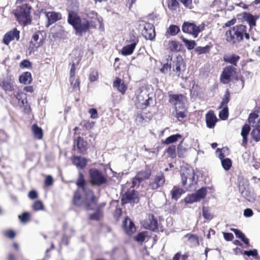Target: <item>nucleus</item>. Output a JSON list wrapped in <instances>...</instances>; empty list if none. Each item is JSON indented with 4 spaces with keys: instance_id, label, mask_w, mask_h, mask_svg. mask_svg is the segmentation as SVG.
<instances>
[{
    "instance_id": "nucleus-1",
    "label": "nucleus",
    "mask_w": 260,
    "mask_h": 260,
    "mask_svg": "<svg viewBox=\"0 0 260 260\" xmlns=\"http://www.w3.org/2000/svg\"><path fill=\"white\" fill-rule=\"evenodd\" d=\"M68 22L73 26L75 34L82 36L90 28L91 22L86 19H82L77 13L70 11L68 12Z\"/></svg>"
},
{
    "instance_id": "nucleus-2",
    "label": "nucleus",
    "mask_w": 260,
    "mask_h": 260,
    "mask_svg": "<svg viewBox=\"0 0 260 260\" xmlns=\"http://www.w3.org/2000/svg\"><path fill=\"white\" fill-rule=\"evenodd\" d=\"M184 96L182 94H173L170 96L169 102L175 106V110L173 115L179 121H181L186 116L187 110L183 102Z\"/></svg>"
},
{
    "instance_id": "nucleus-3",
    "label": "nucleus",
    "mask_w": 260,
    "mask_h": 260,
    "mask_svg": "<svg viewBox=\"0 0 260 260\" xmlns=\"http://www.w3.org/2000/svg\"><path fill=\"white\" fill-rule=\"evenodd\" d=\"M150 93V89L147 86H142L137 90L136 93V105L138 108L144 109L150 105L152 101Z\"/></svg>"
},
{
    "instance_id": "nucleus-4",
    "label": "nucleus",
    "mask_w": 260,
    "mask_h": 260,
    "mask_svg": "<svg viewBox=\"0 0 260 260\" xmlns=\"http://www.w3.org/2000/svg\"><path fill=\"white\" fill-rule=\"evenodd\" d=\"M246 28V26L242 24L231 28L225 33L226 41L231 44H234L241 41L243 39V33L245 31Z\"/></svg>"
},
{
    "instance_id": "nucleus-5",
    "label": "nucleus",
    "mask_w": 260,
    "mask_h": 260,
    "mask_svg": "<svg viewBox=\"0 0 260 260\" xmlns=\"http://www.w3.org/2000/svg\"><path fill=\"white\" fill-rule=\"evenodd\" d=\"M31 9V7L28 4L23 5L17 7L15 11L14 15L19 23L26 25L30 23Z\"/></svg>"
},
{
    "instance_id": "nucleus-6",
    "label": "nucleus",
    "mask_w": 260,
    "mask_h": 260,
    "mask_svg": "<svg viewBox=\"0 0 260 260\" xmlns=\"http://www.w3.org/2000/svg\"><path fill=\"white\" fill-rule=\"evenodd\" d=\"M205 25L204 23L197 26L193 22H184L182 26V30L184 33L190 34L196 38L199 33L204 29Z\"/></svg>"
},
{
    "instance_id": "nucleus-7",
    "label": "nucleus",
    "mask_w": 260,
    "mask_h": 260,
    "mask_svg": "<svg viewBox=\"0 0 260 260\" xmlns=\"http://www.w3.org/2000/svg\"><path fill=\"white\" fill-rule=\"evenodd\" d=\"M181 175L183 186L187 190H191L192 189V185H193L194 183V172L191 169H182Z\"/></svg>"
},
{
    "instance_id": "nucleus-8",
    "label": "nucleus",
    "mask_w": 260,
    "mask_h": 260,
    "mask_svg": "<svg viewBox=\"0 0 260 260\" xmlns=\"http://www.w3.org/2000/svg\"><path fill=\"white\" fill-rule=\"evenodd\" d=\"M89 175L90 182L94 185L101 186L107 182L106 176L98 169L90 170Z\"/></svg>"
},
{
    "instance_id": "nucleus-9",
    "label": "nucleus",
    "mask_w": 260,
    "mask_h": 260,
    "mask_svg": "<svg viewBox=\"0 0 260 260\" xmlns=\"http://www.w3.org/2000/svg\"><path fill=\"white\" fill-rule=\"evenodd\" d=\"M239 189L241 194L250 202L255 201V196L253 190L249 187L246 182H241L239 185Z\"/></svg>"
},
{
    "instance_id": "nucleus-10",
    "label": "nucleus",
    "mask_w": 260,
    "mask_h": 260,
    "mask_svg": "<svg viewBox=\"0 0 260 260\" xmlns=\"http://www.w3.org/2000/svg\"><path fill=\"white\" fill-rule=\"evenodd\" d=\"M186 69L185 63L181 57H178L173 61V72L170 75L173 77H179L182 75Z\"/></svg>"
},
{
    "instance_id": "nucleus-11",
    "label": "nucleus",
    "mask_w": 260,
    "mask_h": 260,
    "mask_svg": "<svg viewBox=\"0 0 260 260\" xmlns=\"http://www.w3.org/2000/svg\"><path fill=\"white\" fill-rule=\"evenodd\" d=\"M207 194V189L205 187H202L196 193L187 195L184 199L185 204H192L194 202H199L204 199Z\"/></svg>"
},
{
    "instance_id": "nucleus-12",
    "label": "nucleus",
    "mask_w": 260,
    "mask_h": 260,
    "mask_svg": "<svg viewBox=\"0 0 260 260\" xmlns=\"http://www.w3.org/2000/svg\"><path fill=\"white\" fill-rule=\"evenodd\" d=\"M138 201V193L134 189H129L125 192L122 197V204L135 203Z\"/></svg>"
},
{
    "instance_id": "nucleus-13",
    "label": "nucleus",
    "mask_w": 260,
    "mask_h": 260,
    "mask_svg": "<svg viewBox=\"0 0 260 260\" xmlns=\"http://www.w3.org/2000/svg\"><path fill=\"white\" fill-rule=\"evenodd\" d=\"M143 226L146 229L155 231L157 229V220L154 218L153 214H149L144 220Z\"/></svg>"
},
{
    "instance_id": "nucleus-14",
    "label": "nucleus",
    "mask_w": 260,
    "mask_h": 260,
    "mask_svg": "<svg viewBox=\"0 0 260 260\" xmlns=\"http://www.w3.org/2000/svg\"><path fill=\"white\" fill-rule=\"evenodd\" d=\"M165 182V178L162 173L156 175L149 184V186L152 189H156L164 185Z\"/></svg>"
},
{
    "instance_id": "nucleus-15",
    "label": "nucleus",
    "mask_w": 260,
    "mask_h": 260,
    "mask_svg": "<svg viewBox=\"0 0 260 260\" xmlns=\"http://www.w3.org/2000/svg\"><path fill=\"white\" fill-rule=\"evenodd\" d=\"M142 34L146 39L152 40L155 36L153 25L151 23L146 24L142 31Z\"/></svg>"
},
{
    "instance_id": "nucleus-16",
    "label": "nucleus",
    "mask_w": 260,
    "mask_h": 260,
    "mask_svg": "<svg viewBox=\"0 0 260 260\" xmlns=\"http://www.w3.org/2000/svg\"><path fill=\"white\" fill-rule=\"evenodd\" d=\"M235 70V68L232 66H230L225 68L221 75V82L224 84L227 83L230 78L234 75Z\"/></svg>"
},
{
    "instance_id": "nucleus-17",
    "label": "nucleus",
    "mask_w": 260,
    "mask_h": 260,
    "mask_svg": "<svg viewBox=\"0 0 260 260\" xmlns=\"http://www.w3.org/2000/svg\"><path fill=\"white\" fill-rule=\"evenodd\" d=\"M19 31L17 30L16 28L8 32L4 37L3 43L8 45L11 41L14 39L18 40L19 39Z\"/></svg>"
},
{
    "instance_id": "nucleus-18",
    "label": "nucleus",
    "mask_w": 260,
    "mask_h": 260,
    "mask_svg": "<svg viewBox=\"0 0 260 260\" xmlns=\"http://www.w3.org/2000/svg\"><path fill=\"white\" fill-rule=\"evenodd\" d=\"M45 16L48 19L47 27L61 19V14L59 12H45Z\"/></svg>"
},
{
    "instance_id": "nucleus-19",
    "label": "nucleus",
    "mask_w": 260,
    "mask_h": 260,
    "mask_svg": "<svg viewBox=\"0 0 260 260\" xmlns=\"http://www.w3.org/2000/svg\"><path fill=\"white\" fill-rule=\"evenodd\" d=\"M96 201L93 193L90 190L87 192L86 208L87 210H92L95 206Z\"/></svg>"
},
{
    "instance_id": "nucleus-20",
    "label": "nucleus",
    "mask_w": 260,
    "mask_h": 260,
    "mask_svg": "<svg viewBox=\"0 0 260 260\" xmlns=\"http://www.w3.org/2000/svg\"><path fill=\"white\" fill-rule=\"evenodd\" d=\"M217 121V119L213 111H210L206 115V122L208 128H212Z\"/></svg>"
},
{
    "instance_id": "nucleus-21",
    "label": "nucleus",
    "mask_w": 260,
    "mask_h": 260,
    "mask_svg": "<svg viewBox=\"0 0 260 260\" xmlns=\"http://www.w3.org/2000/svg\"><path fill=\"white\" fill-rule=\"evenodd\" d=\"M123 225L125 232L128 235H132L136 230L134 223L128 218H125L123 221Z\"/></svg>"
},
{
    "instance_id": "nucleus-22",
    "label": "nucleus",
    "mask_w": 260,
    "mask_h": 260,
    "mask_svg": "<svg viewBox=\"0 0 260 260\" xmlns=\"http://www.w3.org/2000/svg\"><path fill=\"white\" fill-rule=\"evenodd\" d=\"M113 87L122 94L125 93L127 89V86L124 84V81L119 78H117L114 81Z\"/></svg>"
},
{
    "instance_id": "nucleus-23",
    "label": "nucleus",
    "mask_w": 260,
    "mask_h": 260,
    "mask_svg": "<svg viewBox=\"0 0 260 260\" xmlns=\"http://www.w3.org/2000/svg\"><path fill=\"white\" fill-rule=\"evenodd\" d=\"M137 43L138 40L134 41L130 44L123 47L121 50V54L124 55H128L132 54Z\"/></svg>"
},
{
    "instance_id": "nucleus-24",
    "label": "nucleus",
    "mask_w": 260,
    "mask_h": 260,
    "mask_svg": "<svg viewBox=\"0 0 260 260\" xmlns=\"http://www.w3.org/2000/svg\"><path fill=\"white\" fill-rule=\"evenodd\" d=\"M72 161L73 164L80 169H83L86 165V159L80 156H74Z\"/></svg>"
},
{
    "instance_id": "nucleus-25",
    "label": "nucleus",
    "mask_w": 260,
    "mask_h": 260,
    "mask_svg": "<svg viewBox=\"0 0 260 260\" xmlns=\"http://www.w3.org/2000/svg\"><path fill=\"white\" fill-rule=\"evenodd\" d=\"M76 143L79 152L84 154L87 149V142L85 141L81 137H78Z\"/></svg>"
},
{
    "instance_id": "nucleus-26",
    "label": "nucleus",
    "mask_w": 260,
    "mask_h": 260,
    "mask_svg": "<svg viewBox=\"0 0 260 260\" xmlns=\"http://www.w3.org/2000/svg\"><path fill=\"white\" fill-rule=\"evenodd\" d=\"M248 121L253 126L254 124L259 123L260 122V111L256 110L251 113L249 115Z\"/></svg>"
},
{
    "instance_id": "nucleus-27",
    "label": "nucleus",
    "mask_w": 260,
    "mask_h": 260,
    "mask_svg": "<svg viewBox=\"0 0 260 260\" xmlns=\"http://www.w3.org/2000/svg\"><path fill=\"white\" fill-rule=\"evenodd\" d=\"M165 45L168 47V49L171 51H178L181 49L179 43L176 41L165 42Z\"/></svg>"
},
{
    "instance_id": "nucleus-28",
    "label": "nucleus",
    "mask_w": 260,
    "mask_h": 260,
    "mask_svg": "<svg viewBox=\"0 0 260 260\" xmlns=\"http://www.w3.org/2000/svg\"><path fill=\"white\" fill-rule=\"evenodd\" d=\"M250 130L249 125L247 124H244L242 127L241 135L242 136V145H245L247 143V136Z\"/></svg>"
},
{
    "instance_id": "nucleus-29",
    "label": "nucleus",
    "mask_w": 260,
    "mask_h": 260,
    "mask_svg": "<svg viewBox=\"0 0 260 260\" xmlns=\"http://www.w3.org/2000/svg\"><path fill=\"white\" fill-rule=\"evenodd\" d=\"M19 81L20 83L24 84H28L30 83L32 81L30 73L28 72L24 73L19 77Z\"/></svg>"
},
{
    "instance_id": "nucleus-30",
    "label": "nucleus",
    "mask_w": 260,
    "mask_h": 260,
    "mask_svg": "<svg viewBox=\"0 0 260 260\" xmlns=\"http://www.w3.org/2000/svg\"><path fill=\"white\" fill-rule=\"evenodd\" d=\"M151 174V171L150 169H146L144 171L139 172L136 176L139 178L140 181H143L149 178Z\"/></svg>"
},
{
    "instance_id": "nucleus-31",
    "label": "nucleus",
    "mask_w": 260,
    "mask_h": 260,
    "mask_svg": "<svg viewBox=\"0 0 260 260\" xmlns=\"http://www.w3.org/2000/svg\"><path fill=\"white\" fill-rule=\"evenodd\" d=\"M39 39V36L38 34L36 33L32 36L30 42V46L32 48H38L42 45V40H41L39 42H38Z\"/></svg>"
},
{
    "instance_id": "nucleus-32",
    "label": "nucleus",
    "mask_w": 260,
    "mask_h": 260,
    "mask_svg": "<svg viewBox=\"0 0 260 260\" xmlns=\"http://www.w3.org/2000/svg\"><path fill=\"white\" fill-rule=\"evenodd\" d=\"M183 192V190L182 188L174 186L171 191L172 198L177 200L181 197Z\"/></svg>"
},
{
    "instance_id": "nucleus-33",
    "label": "nucleus",
    "mask_w": 260,
    "mask_h": 260,
    "mask_svg": "<svg viewBox=\"0 0 260 260\" xmlns=\"http://www.w3.org/2000/svg\"><path fill=\"white\" fill-rule=\"evenodd\" d=\"M240 57L237 55H232L227 56L224 58L225 62L231 63L234 66H236L237 62L239 60Z\"/></svg>"
},
{
    "instance_id": "nucleus-34",
    "label": "nucleus",
    "mask_w": 260,
    "mask_h": 260,
    "mask_svg": "<svg viewBox=\"0 0 260 260\" xmlns=\"http://www.w3.org/2000/svg\"><path fill=\"white\" fill-rule=\"evenodd\" d=\"M258 18L257 16H253L250 14H248L246 17V20L248 22L250 27L255 26L256 20Z\"/></svg>"
},
{
    "instance_id": "nucleus-35",
    "label": "nucleus",
    "mask_w": 260,
    "mask_h": 260,
    "mask_svg": "<svg viewBox=\"0 0 260 260\" xmlns=\"http://www.w3.org/2000/svg\"><path fill=\"white\" fill-rule=\"evenodd\" d=\"M32 129L34 134V136L38 139H41L43 137V132L42 129L38 126L37 125L34 124L32 126Z\"/></svg>"
},
{
    "instance_id": "nucleus-36",
    "label": "nucleus",
    "mask_w": 260,
    "mask_h": 260,
    "mask_svg": "<svg viewBox=\"0 0 260 260\" xmlns=\"http://www.w3.org/2000/svg\"><path fill=\"white\" fill-rule=\"evenodd\" d=\"M3 88L5 91H12L14 90V85L10 80L6 79L3 82Z\"/></svg>"
},
{
    "instance_id": "nucleus-37",
    "label": "nucleus",
    "mask_w": 260,
    "mask_h": 260,
    "mask_svg": "<svg viewBox=\"0 0 260 260\" xmlns=\"http://www.w3.org/2000/svg\"><path fill=\"white\" fill-rule=\"evenodd\" d=\"M76 184L79 187L81 188L83 190H84L85 181L84 179V175L81 172H79V176L77 180Z\"/></svg>"
},
{
    "instance_id": "nucleus-38",
    "label": "nucleus",
    "mask_w": 260,
    "mask_h": 260,
    "mask_svg": "<svg viewBox=\"0 0 260 260\" xmlns=\"http://www.w3.org/2000/svg\"><path fill=\"white\" fill-rule=\"evenodd\" d=\"M180 28L176 25H171L168 28L167 32L171 36H175L180 31Z\"/></svg>"
},
{
    "instance_id": "nucleus-39",
    "label": "nucleus",
    "mask_w": 260,
    "mask_h": 260,
    "mask_svg": "<svg viewBox=\"0 0 260 260\" xmlns=\"http://www.w3.org/2000/svg\"><path fill=\"white\" fill-rule=\"evenodd\" d=\"M74 203L77 206H80L83 204L81 198V193L79 191H76L74 193Z\"/></svg>"
},
{
    "instance_id": "nucleus-40",
    "label": "nucleus",
    "mask_w": 260,
    "mask_h": 260,
    "mask_svg": "<svg viewBox=\"0 0 260 260\" xmlns=\"http://www.w3.org/2000/svg\"><path fill=\"white\" fill-rule=\"evenodd\" d=\"M182 136L179 134H176L172 135L169 137H168L165 141V143L166 144H170L176 142L178 139L181 138Z\"/></svg>"
},
{
    "instance_id": "nucleus-41",
    "label": "nucleus",
    "mask_w": 260,
    "mask_h": 260,
    "mask_svg": "<svg viewBox=\"0 0 260 260\" xmlns=\"http://www.w3.org/2000/svg\"><path fill=\"white\" fill-rule=\"evenodd\" d=\"M221 162L223 168L226 171L230 170L232 165V160L229 158H225L222 159Z\"/></svg>"
},
{
    "instance_id": "nucleus-42",
    "label": "nucleus",
    "mask_w": 260,
    "mask_h": 260,
    "mask_svg": "<svg viewBox=\"0 0 260 260\" xmlns=\"http://www.w3.org/2000/svg\"><path fill=\"white\" fill-rule=\"evenodd\" d=\"M251 135L253 139L256 142L260 141V125L254 128Z\"/></svg>"
},
{
    "instance_id": "nucleus-43",
    "label": "nucleus",
    "mask_w": 260,
    "mask_h": 260,
    "mask_svg": "<svg viewBox=\"0 0 260 260\" xmlns=\"http://www.w3.org/2000/svg\"><path fill=\"white\" fill-rule=\"evenodd\" d=\"M182 41L184 43L186 47L188 50L192 49L196 46V42L194 41L188 40L183 37H182Z\"/></svg>"
},
{
    "instance_id": "nucleus-44",
    "label": "nucleus",
    "mask_w": 260,
    "mask_h": 260,
    "mask_svg": "<svg viewBox=\"0 0 260 260\" xmlns=\"http://www.w3.org/2000/svg\"><path fill=\"white\" fill-rule=\"evenodd\" d=\"M211 47L206 45L205 47H198L196 48V52L199 54L206 53L209 52Z\"/></svg>"
},
{
    "instance_id": "nucleus-45",
    "label": "nucleus",
    "mask_w": 260,
    "mask_h": 260,
    "mask_svg": "<svg viewBox=\"0 0 260 260\" xmlns=\"http://www.w3.org/2000/svg\"><path fill=\"white\" fill-rule=\"evenodd\" d=\"M168 8L171 10H176L179 6V4L177 0H168Z\"/></svg>"
},
{
    "instance_id": "nucleus-46",
    "label": "nucleus",
    "mask_w": 260,
    "mask_h": 260,
    "mask_svg": "<svg viewBox=\"0 0 260 260\" xmlns=\"http://www.w3.org/2000/svg\"><path fill=\"white\" fill-rule=\"evenodd\" d=\"M229 115L228 108L227 106L223 107V109L219 112V117L222 120H226Z\"/></svg>"
},
{
    "instance_id": "nucleus-47",
    "label": "nucleus",
    "mask_w": 260,
    "mask_h": 260,
    "mask_svg": "<svg viewBox=\"0 0 260 260\" xmlns=\"http://www.w3.org/2000/svg\"><path fill=\"white\" fill-rule=\"evenodd\" d=\"M184 238H187L188 241L193 245L199 244L198 238L194 235L186 234L185 235Z\"/></svg>"
},
{
    "instance_id": "nucleus-48",
    "label": "nucleus",
    "mask_w": 260,
    "mask_h": 260,
    "mask_svg": "<svg viewBox=\"0 0 260 260\" xmlns=\"http://www.w3.org/2000/svg\"><path fill=\"white\" fill-rule=\"evenodd\" d=\"M203 216L205 219L211 220L213 218V216L210 213L209 209L208 207H203L202 209Z\"/></svg>"
},
{
    "instance_id": "nucleus-49",
    "label": "nucleus",
    "mask_w": 260,
    "mask_h": 260,
    "mask_svg": "<svg viewBox=\"0 0 260 260\" xmlns=\"http://www.w3.org/2000/svg\"><path fill=\"white\" fill-rule=\"evenodd\" d=\"M229 101H230V93H229V91H228V90H227L226 91V92H225L222 101L221 103L220 108H221V107H224L225 106H227L226 105L229 102Z\"/></svg>"
},
{
    "instance_id": "nucleus-50",
    "label": "nucleus",
    "mask_w": 260,
    "mask_h": 260,
    "mask_svg": "<svg viewBox=\"0 0 260 260\" xmlns=\"http://www.w3.org/2000/svg\"><path fill=\"white\" fill-rule=\"evenodd\" d=\"M102 215V211L100 209H98L95 213L90 215V219L98 221L100 219Z\"/></svg>"
},
{
    "instance_id": "nucleus-51",
    "label": "nucleus",
    "mask_w": 260,
    "mask_h": 260,
    "mask_svg": "<svg viewBox=\"0 0 260 260\" xmlns=\"http://www.w3.org/2000/svg\"><path fill=\"white\" fill-rule=\"evenodd\" d=\"M33 209L36 211H38L43 209V204L40 201H36L32 205Z\"/></svg>"
},
{
    "instance_id": "nucleus-52",
    "label": "nucleus",
    "mask_w": 260,
    "mask_h": 260,
    "mask_svg": "<svg viewBox=\"0 0 260 260\" xmlns=\"http://www.w3.org/2000/svg\"><path fill=\"white\" fill-rule=\"evenodd\" d=\"M171 65L168 62L164 64L162 68L160 69V72L163 74H167L171 70Z\"/></svg>"
},
{
    "instance_id": "nucleus-53",
    "label": "nucleus",
    "mask_w": 260,
    "mask_h": 260,
    "mask_svg": "<svg viewBox=\"0 0 260 260\" xmlns=\"http://www.w3.org/2000/svg\"><path fill=\"white\" fill-rule=\"evenodd\" d=\"M135 240L138 242H143L145 240V235L143 232L140 233L135 238Z\"/></svg>"
},
{
    "instance_id": "nucleus-54",
    "label": "nucleus",
    "mask_w": 260,
    "mask_h": 260,
    "mask_svg": "<svg viewBox=\"0 0 260 260\" xmlns=\"http://www.w3.org/2000/svg\"><path fill=\"white\" fill-rule=\"evenodd\" d=\"M89 113L90 114L91 118L95 119L98 118V111L96 109H90L89 110Z\"/></svg>"
},
{
    "instance_id": "nucleus-55",
    "label": "nucleus",
    "mask_w": 260,
    "mask_h": 260,
    "mask_svg": "<svg viewBox=\"0 0 260 260\" xmlns=\"http://www.w3.org/2000/svg\"><path fill=\"white\" fill-rule=\"evenodd\" d=\"M243 254L248 256H252L255 257L257 255V252L256 249H253L249 251H244Z\"/></svg>"
},
{
    "instance_id": "nucleus-56",
    "label": "nucleus",
    "mask_w": 260,
    "mask_h": 260,
    "mask_svg": "<svg viewBox=\"0 0 260 260\" xmlns=\"http://www.w3.org/2000/svg\"><path fill=\"white\" fill-rule=\"evenodd\" d=\"M29 216V213L28 212H25L23 213H22L21 215L19 216V218L22 222H25L27 220Z\"/></svg>"
},
{
    "instance_id": "nucleus-57",
    "label": "nucleus",
    "mask_w": 260,
    "mask_h": 260,
    "mask_svg": "<svg viewBox=\"0 0 260 260\" xmlns=\"http://www.w3.org/2000/svg\"><path fill=\"white\" fill-rule=\"evenodd\" d=\"M231 230L235 233L237 238L241 239L245 236L240 230L235 229H231Z\"/></svg>"
},
{
    "instance_id": "nucleus-58",
    "label": "nucleus",
    "mask_w": 260,
    "mask_h": 260,
    "mask_svg": "<svg viewBox=\"0 0 260 260\" xmlns=\"http://www.w3.org/2000/svg\"><path fill=\"white\" fill-rule=\"evenodd\" d=\"M142 182V181H140L139 178H137V176L136 175L132 180V185L134 187H138Z\"/></svg>"
},
{
    "instance_id": "nucleus-59",
    "label": "nucleus",
    "mask_w": 260,
    "mask_h": 260,
    "mask_svg": "<svg viewBox=\"0 0 260 260\" xmlns=\"http://www.w3.org/2000/svg\"><path fill=\"white\" fill-rule=\"evenodd\" d=\"M74 78H73L72 80H70L71 84L72 87L75 89H79V84H80V82H79V79H76L74 82Z\"/></svg>"
},
{
    "instance_id": "nucleus-60",
    "label": "nucleus",
    "mask_w": 260,
    "mask_h": 260,
    "mask_svg": "<svg viewBox=\"0 0 260 260\" xmlns=\"http://www.w3.org/2000/svg\"><path fill=\"white\" fill-rule=\"evenodd\" d=\"M98 78V73L96 71H93L90 73L89 75V79L90 81L94 82Z\"/></svg>"
},
{
    "instance_id": "nucleus-61",
    "label": "nucleus",
    "mask_w": 260,
    "mask_h": 260,
    "mask_svg": "<svg viewBox=\"0 0 260 260\" xmlns=\"http://www.w3.org/2000/svg\"><path fill=\"white\" fill-rule=\"evenodd\" d=\"M31 66V63L28 60H23L20 64L21 68H28Z\"/></svg>"
},
{
    "instance_id": "nucleus-62",
    "label": "nucleus",
    "mask_w": 260,
    "mask_h": 260,
    "mask_svg": "<svg viewBox=\"0 0 260 260\" xmlns=\"http://www.w3.org/2000/svg\"><path fill=\"white\" fill-rule=\"evenodd\" d=\"M253 211L250 208H247L244 210L243 214L245 217H249L252 216Z\"/></svg>"
},
{
    "instance_id": "nucleus-63",
    "label": "nucleus",
    "mask_w": 260,
    "mask_h": 260,
    "mask_svg": "<svg viewBox=\"0 0 260 260\" xmlns=\"http://www.w3.org/2000/svg\"><path fill=\"white\" fill-rule=\"evenodd\" d=\"M5 235L9 238L13 239L15 236V234L13 231L8 230L5 232Z\"/></svg>"
},
{
    "instance_id": "nucleus-64",
    "label": "nucleus",
    "mask_w": 260,
    "mask_h": 260,
    "mask_svg": "<svg viewBox=\"0 0 260 260\" xmlns=\"http://www.w3.org/2000/svg\"><path fill=\"white\" fill-rule=\"evenodd\" d=\"M53 183V178L52 177L49 175L48 176L45 181V184L46 186H49L52 184Z\"/></svg>"
}]
</instances>
